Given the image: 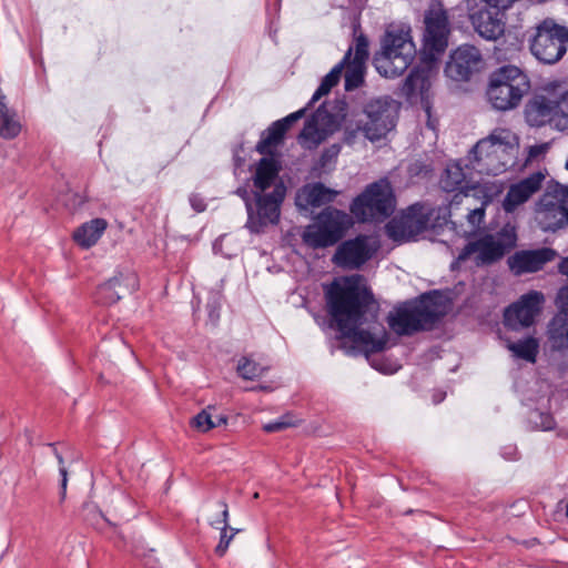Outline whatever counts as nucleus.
<instances>
[{
    "mask_svg": "<svg viewBox=\"0 0 568 568\" xmlns=\"http://www.w3.org/2000/svg\"><path fill=\"white\" fill-rule=\"evenodd\" d=\"M544 294L531 291L520 297V300L506 308L504 323L511 329H519L530 326L544 303Z\"/></svg>",
    "mask_w": 568,
    "mask_h": 568,
    "instance_id": "obj_15",
    "label": "nucleus"
},
{
    "mask_svg": "<svg viewBox=\"0 0 568 568\" xmlns=\"http://www.w3.org/2000/svg\"><path fill=\"white\" fill-rule=\"evenodd\" d=\"M568 28L545 19L536 27L530 40V51L542 63L554 64L567 52Z\"/></svg>",
    "mask_w": 568,
    "mask_h": 568,
    "instance_id": "obj_12",
    "label": "nucleus"
},
{
    "mask_svg": "<svg viewBox=\"0 0 568 568\" xmlns=\"http://www.w3.org/2000/svg\"><path fill=\"white\" fill-rule=\"evenodd\" d=\"M529 89V79L518 67L504 65L490 75L487 97L494 109L507 111L518 106Z\"/></svg>",
    "mask_w": 568,
    "mask_h": 568,
    "instance_id": "obj_8",
    "label": "nucleus"
},
{
    "mask_svg": "<svg viewBox=\"0 0 568 568\" xmlns=\"http://www.w3.org/2000/svg\"><path fill=\"white\" fill-rule=\"evenodd\" d=\"M537 221L545 231L568 225V185L557 184L548 189L539 201Z\"/></svg>",
    "mask_w": 568,
    "mask_h": 568,
    "instance_id": "obj_13",
    "label": "nucleus"
},
{
    "mask_svg": "<svg viewBox=\"0 0 568 568\" xmlns=\"http://www.w3.org/2000/svg\"><path fill=\"white\" fill-rule=\"evenodd\" d=\"M466 175L459 163H450L446 166L444 174L440 178V187L446 192H454L457 190L464 191Z\"/></svg>",
    "mask_w": 568,
    "mask_h": 568,
    "instance_id": "obj_32",
    "label": "nucleus"
},
{
    "mask_svg": "<svg viewBox=\"0 0 568 568\" xmlns=\"http://www.w3.org/2000/svg\"><path fill=\"white\" fill-rule=\"evenodd\" d=\"M331 115L327 111L318 109L311 119H308L300 134L301 143L307 148L313 149L321 144L331 132L328 124Z\"/></svg>",
    "mask_w": 568,
    "mask_h": 568,
    "instance_id": "obj_25",
    "label": "nucleus"
},
{
    "mask_svg": "<svg viewBox=\"0 0 568 568\" xmlns=\"http://www.w3.org/2000/svg\"><path fill=\"white\" fill-rule=\"evenodd\" d=\"M278 170L274 159L262 158L258 161L253 176L255 207L247 199L246 190H237L246 205V227L253 233H261L266 226L277 224L280 221L286 189L282 182L277 181Z\"/></svg>",
    "mask_w": 568,
    "mask_h": 568,
    "instance_id": "obj_2",
    "label": "nucleus"
},
{
    "mask_svg": "<svg viewBox=\"0 0 568 568\" xmlns=\"http://www.w3.org/2000/svg\"><path fill=\"white\" fill-rule=\"evenodd\" d=\"M336 195V191L322 183L307 184L297 192L295 204L300 210L306 211L333 202Z\"/></svg>",
    "mask_w": 568,
    "mask_h": 568,
    "instance_id": "obj_26",
    "label": "nucleus"
},
{
    "mask_svg": "<svg viewBox=\"0 0 568 568\" xmlns=\"http://www.w3.org/2000/svg\"><path fill=\"white\" fill-rule=\"evenodd\" d=\"M124 286L121 290H115L119 284V277L113 276L106 283L102 284L98 290L99 300L105 304H113L118 302L123 295L130 294L138 290L139 280L133 271H128L121 275Z\"/></svg>",
    "mask_w": 568,
    "mask_h": 568,
    "instance_id": "obj_27",
    "label": "nucleus"
},
{
    "mask_svg": "<svg viewBox=\"0 0 568 568\" xmlns=\"http://www.w3.org/2000/svg\"><path fill=\"white\" fill-rule=\"evenodd\" d=\"M192 206L197 211H204V204L202 202H196L194 197L191 199Z\"/></svg>",
    "mask_w": 568,
    "mask_h": 568,
    "instance_id": "obj_46",
    "label": "nucleus"
},
{
    "mask_svg": "<svg viewBox=\"0 0 568 568\" xmlns=\"http://www.w3.org/2000/svg\"><path fill=\"white\" fill-rule=\"evenodd\" d=\"M87 509L93 513L92 524H99L98 519L105 520L101 511L95 510L93 507L87 506Z\"/></svg>",
    "mask_w": 568,
    "mask_h": 568,
    "instance_id": "obj_45",
    "label": "nucleus"
},
{
    "mask_svg": "<svg viewBox=\"0 0 568 568\" xmlns=\"http://www.w3.org/2000/svg\"><path fill=\"white\" fill-rule=\"evenodd\" d=\"M352 51L353 48H349L344 59L324 77L320 87L308 102V106L318 101L323 95L327 94L331 89L338 83L343 71H345L346 91H352L362 85L364 82L365 63L351 61Z\"/></svg>",
    "mask_w": 568,
    "mask_h": 568,
    "instance_id": "obj_14",
    "label": "nucleus"
},
{
    "mask_svg": "<svg viewBox=\"0 0 568 568\" xmlns=\"http://www.w3.org/2000/svg\"><path fill=\"white\" fill-rule=\"evenodd\" d=\"M565 514H566V517L568 518V500H567V504H566V511H565Z\"/></svg>",
    "mask_w": 568,
    "mask_h": 568,
    "instance_id": "obj_50",
    "label": "nucleus"
},
{
    "mask_svg": "<svg viewBox=\"0 0 568 568\" xmlns=\"http://www.w3.org/2000/svg\"><path fill=\"white\" fill-rule=\"evenodd\" d=\"M503 183L499 181H488L467 189L466 192H464V196L478 197L484 205H487L503 192Z\"/></svg>",
    "mask_w": 568,
    "mask_h": 568,
    "instance_id": "obj_33",
    "label": "nucleus"
},
{
    "mask_svg": "<svg viewBox=\"0 0 568 568\" xmlns=\"http://www.w3.org/2000/svg\"><path fill=\"white\" fill-rule=\"evenodd\" d=\"M22 130V123L18 113L7 104H0V136L14 139Z\"/></svg>",
    "mask_w": 568,
    "mask_h": 568,
    "instance_id": "obj_31",
    "label": "nucleus"
},
{
    "mask_svg": "<svg viewBox=\"0 0 568 568\" xmlns=\"http://www.w3.org/2000/svg\"><path fill=\"white\" fill-rule=\"evenodd\" d=\"M52 447V450H53V454L55 456V458L58 459V463H59V471H60V475L62 477L61 479V489H62V497H64L65 495V490H67V484H68V471H67V468L64 467V462H63V457L61 456V454L58 452V449L54 447V445H50Z\"/></svg>",
    "mask_w": 568,
    "mask_h": 568,
    "instance_id": "obj_42",
    "label": "nucleus"
},
{
    "mask_svg": "<svg viewBox=\"0 0 568 568\" xmlns=\"http://www.w3.org/2000/svg\"><path fill=\"white\" fill-rule=\"evenodd\" d=\"M426 85V77L420 70H413L405 79L403 84V93L407 97L413 95L416 91H423Z\"/></svg>",
    "mask_w": 568,
    "mask_h": 568,
    "instance_id": "obj_37",
    "label": "nucleus"
},
{
    "mask_svg": "<svg viewBox=\"0 0 568 568\" xmlns=\"http://www.w3.org/2000/svg\"><path fill=\"white\" fill-rule=\"evenodd\" d=\"M415 53L410 30L393 28L387 30L382 42V50L374 57V65L381 75L396 78L407 70Z\"/></svg>",
    "mask_w": 568,
    "mask_h": 568,
    "instance_id": "obj_6",
    "label": "nucleus"
},
{
    "mask_svg": "<svg viewBox=\"0 0 568 568\" xmlns=\"http://www.w3.org/2000/svg\"><path fill=\"white\" fill-rule=\"evenodd\" d=\"M294 425H295V422L293 420V417L290 415H284V416L277 418L276 420H273V422H270V423L263 425V429L266 433H276V432L284 430Z\"/></svg>",
    "mask_w": 568,
    "mask_h": 568,
    "instance_id": "obj_39",
    "label": "nucleus"
},
{
    "mask_svg": "<svg viewBox=\"0 0 568 568\" xmlns=\"http://www.w3.org/2000/svg\"><path fill=\"white\" fill-rule=\"evenodd\" d=\"M481 62L479 50L473 45H462L457 48L447 62L445 73L455 81H465L478 70Z\"/></svg>",
    "mask_w": 568,
    "mask_h": 568,
    "instance_id": "obj_18",
    "label": "nucleus"
},
{
    "mask_svg": "<svg viewBox=\"0 0 568 568\" xmlns=\"http://www.w3.org/2000/svg\"><path fill=\"white\" fill-rule=\"evenodd\" d=\"M558 271L560 274L568 277V256L561 260L558 265Z\"/></svg>",
    "mask_w": 568,
    "mask_h": 568,
    "instance_id": "obj_44",
    "label": "nucleus"
},
{
    "mask_svg": "<svg viewBox=\"0 0 568 568\" xmlns=\"http://www.w3.org/2000/svg\"><path fill=\"white\" fill-rule=\"evenodd\" d=\"M485 216V205L481 203L480 207L469 210L467 220L473 227L479 226Z\"/></svg>",
    "mask_w": 568,
    "mask_h": 568,
    "instance_id": "obj_43",
    "label": "nucleus"
},
{
    "mask_svg": "<svg viewBox=\"0 0 568 568\" xmlns=\"http://www.w3.org/2000/svg\"><path fill=\"white\" fill-rule=\"evenodd\" d=\"M108 223L104 219H93L82 224L73 233L74 241L84 248L93 246L105 231Z\"/></svg>",
    "mask_w": 568,
    "mask_h": 568,
    "instance_id": "obj_28",
    "label": "nucleus"
},
{
    "mask_svg": "<svg viewBox=\"0 0 568 568\" xmlns=\"http://www.w3.org/2000/svg\"><path fill=\"white\" fill-rule=\"evenodd\" d=\"M368 243V237L359 235L353 240L343 242L336 250L333 262L343 268L357 270L364 265L374 254Z\"/></svg>",
    "mask_w": 568,
    "mask_h": 568,
    "instance_id": "obj_17",
    "label": "nucleus"
},
{
    "mask_svg": "<svg viewBox=\"0 0 568 568\" xmlns=\"http://www.w3.org/2000/svg\"><path fill=\"white\" fill-rule=\"evenodd\" d=\"M549 149H550V143H548V142L529 146L527 150L526 163H531V162L540 160L541 158H544L546 155V153L549 151Z\"/></svg>",
    "mask_w": 568,
    "mask_h": 568,
    "instance_id": "obj_41",
    "label": "nucleus"
},
{
    "mask_svg": "<svg viewBox=\"0 0 568 568\" xmlns=\"http://www.w3.org/2000/svg\"><path fill=\"white\" fill-rule=\"evenodd\" d=\"M236 371L244 379H255L263 376L266 368L247 357H242L239 361Z\"/></svg>",
    "mask_w": 568,
    "mask_h": 568,
    "instance_id": "obj_36",
    "label": "nucleus"
},
{
    "mask_svg": "<svg viewBox=\"0 0 568 568\" xmlns=\"http://www.w3.org/2000/svg\"><path fill=\"white\" fill-rule=\"evenodd\" d=\"M516 227L507 223L496 233L485 234L468 242L459 252L452 267H460L468 262L475 266L490 265L503 258L508 251L516 246Z\"/></svg>",
    "mask_w": 568,
    "mask_h": 568,
    "instance_id": "obj_5",
    "label": "nucleus"
},
{
    "mask_svg": "<svg viewBox=\"0 0 568 568\" xmlns=\"http://www.w3.org/2000/svg\"><path fill=\"white\" fill-rule=\"evenodd\" d=\"M542 90L551 97H556L559 111L568 116V83L558 80L549 81L544 85Z\"/></svg>",
    "mask_w": 568,
    "mask_h": 568,
    "instance_id": "obj_35",
    "label": "nucleus"
},
{
    "mask_svg": "<svg viewBox=\"0 0 568 568\" xmlns=\"http://www.w3.org/2000/svg\"><path fill=\"white\" fill-rule=\"evenodd\" d=\"M556 303L559 312L549 323V342L555 349H568V285L560 288Z\"/></svg>",
    "mask_w": 568,
    "mask_h": 568,
    "instance_id": "obj_20",
    "label": "nucleus"
},
{
    "mask_svg": "<svg viewBox=\"0 0 568 568\" xmlns=\"http://www.w3.org/2000/svg\"><path fill=\"white\" fill-rule=\"evenodd\" d=\"M448 207L434 209L426 203L410 205L399 217L386 224V233L394 241H408L427 229L442 226L447 222Z\"/></svg>",
    "mask_w": 568,
    "mask_h": 568,
    "instance_id": "obj_7",
    "label": "nucleus"
},
{
    "mask_svg": "<svg viewBox=\"0 0 568 568\" xmlns=\"http://www.w3.org/2000/svg\"><path fill=\"white\" fill-rule=\"evenodd\" d=\"M545 179L541 172H536L528 178L513 184L503 201V207L506 212H514L517 206L524 204L528 199L536 193Z\"/></svg>",
    "mask_w": 568,
    "mask_h": 568,
    "instance_id": "obj_23",
    "label": "nucleus"
},
{
    "mask_svg": "<svg viewBox=\"0 0 568 568\" xmlns=\"http://www.w3.org/2000/svg\"><path fill=\"white\" fill-rule=\"evenodd\" d=\"M328 313L343 337L366 355L385 349L388 334L376 323L378 305L356 277L334 281L325 292Z\"/></svg>",
    "mask_w": 568,
    "mask_h": 568,
    "instance_id": "obj_1",
    "label": "nucleus"
},
{
    "mask_svg": "<svg viewBox=\"0 0 568 568\" xmlns=\"http://www.w3.org/2000/svg\"><path fill=\"white\" fill-rule=\"evenodd\" d=\"M395 210L390 183L383 179L369 184L351 204V212L362 222L384 221Z\"/></svg>",
    "mask_w": 568,
    "mask_h": 568,
    "instance_id": "obj_11",
    "label": "nucleus"
},
{
    "mask_svg": "<svg viewBox=\"0 0 568 568\" xmlns=\"http://www.w3.org/2000/svg\"><path fill=\"white\" fill-rule=\"evenodd\" d=\"M373 366H374L376 369L382 371V372H384V373H394V372L397 369V368H395V369L386 371V369H384L383 367H381V366H378L377 364H375V362L373 363Z\"/></svg>",
    "mask_w": 568,
    "mask_h": 568,
    "instance_id": "obj_48",
    "label": "nucleus"
},
{
    "mask_svg": "<svg viewBox=\"0 0 568 568\" xmlns=\"http://www.w3.org/2000/svg\"><path fill=\"white\" fill-rule=\"evenodd\" d=\"M307 108H303L296 112L288 114L282 120L275 121L263 134L256 145V151L261 154L267 155L273 153V149L277 146L285 132L301 118L304 116Z\"/></svg>",
    "mask_w": 568,
    "mask_h": 568,
    "instance_id": "obj_24",
    "label": "nucleus"
},
{
    "mask_svg": "<svg viewBox=\"0 0 568 568\" xmlns=\"http://www.w3.org/2000/svg\"><path fill=\"white\" fill-rule=\"evenodd\" d=\"M425 54L429 60H435L447 47V16L443 10L429 11L425 17Z\"/></svg>",
    "mask_w": 568,
    "mask_h": 568,
    "instance_id": "obj_16",
    "label": "nucleus"
},
{
    "mask_svg": "<svg viewBox=\"0 0 568 568\" xmlns=\"http://www.w3.org/2000/svg\"><path fill=\"white\" fill-rule=\"evenodd\" d=\"M566 168L568 169V160H567V163H566Z\"/></svg>",
    "mask_w": 568,
    "mask_h": 568,
    "instance_id": "obj_51",
    "label": "nucleus"
},
{
    "mask_svg": "<svg viewBox=\"0 0 568 568\" xmlns=\"http://www.w3.org/2000/svg\"><path fill=\"white\" fill-rule=\"evenodd\" d=\"M0 104H7L6 103V95L0 91Z\"/></svg>",
    "mask_w": 568,
    "mask_h": 568,
    "instance_id": "obj_49",
    "label": "nucleus"
},
{
    "mask_svg": "<svg viewBox=\"0 0 568 568\" xmlns=\"http://www.w3.org/2000/svg\"><path fill=\"white\" fill-rule=\"evenodd\" d=\"M352 225V217L335 207L324 209L314 223L307 225L302 240L311 248H325L335 245Z\"/></svg>",
    "mask_w": 568,
    "mask_h": 568,
    "instance_id": "obj_10",
    "label": "nucleus"
},
{
    "mask_svg": "<svg viewBox=\"0 0 568 568\" xmlns=\"http://www.w3.org/2000/svg\"><path fill=\"white\" fill-rule=\"evenodd\" d=\"M501 9L483 8L470 14V21L476 32L484 39L496 41L505 32L504 13Z\"/></svg>",
    "mask_w": 568,
    "mask_h": 568,
    "instance_id": "obj_21",
    "label": "nucleus"
},
{
    "mask_svg": "<svg viewBox=\"0 0 568 568\" xmlns=\"http://www.w3.org/2000/svg\"><path fill=\"white\" fill-rule=\"evenodd\" d=\"M518 136L508 129H495L471 149L468 161L479 174L498 175L515 164Z\"/></svg>",
    "mask_w": 568,
    "mask_h": 568,
    "instance_id": "obj_3",
    "label": "nucleus"
},
{
    "mask_svg": "<svg viewBox=\"0 0 568 568\" xmlns=\"http://www.w3.org/2000/svg\"><path fill=\"white\" fill-rule=\"evenodd\" d=\"M560 112L556 97L544 91V94L535 95L525 108L526 121L531 126H541L550 122Z\"/></svg>",
    "mask_w": 568,
    "mask_h": 568,
    "instance_id": "obj_22",
    "label": "nucleus"
},
{
    "mask_svg": "<svg viewBox=\"0 0 568 568\" xmlns=\"http://www.w3.org/2000/svg\"><path fill=\"white\" fill-rule=\"evenodd\" d=\"M223 507L221 515L210 521V525L216 529H221L220 541L215 547V554L219 557H223L227 551V548L233 540L234 536L240 531L239 529L231 528L229 526V509L225 503H221Z\"/></svg>",
    "mask_w": 568,
    "mask_h": 568,
    "instance_id": "obj_29",
    "label": "nucleus"
},
{
    "mask_svg": "<svg viewBox=\"0 0 568 568\" xmlns=\"http://www.w3.org/2000/svg\"><path fill=\"white\" fill-rule=\"evenodd\" d=\"M530 420L536 425V427L542 430H550L555 427V419L548 413L534 412L530 415Z\"/></svg>",
    "mask_w": 568,
    "mask_h": 568,
    "instance_id": "obj_38",
    "label": "nucleus"
},
{
    "mask_svg": "<svg viewBox=\"0 0 568 568\" xmlns=\"http://www.w3.org/2000/svg\"><path fill=\"white\" fill-rule=\"evenodd\" d=\"M446 305L437 293H427L389 312L387 323L397 335H413L430 329L445 315Z\"/></svg>",
    "mask_w": 568,
    "mask_h": 568,
    "instance_id": "obj_4",
    "label": "nucleus"
},
{
    "mask_svg": "<svg viewBox=\"0 0 568 568\" xmlns=\"http://www.w3.org/2000/svg\"><path fill=\"white\" fill-rule=\"evenodd\" d=\"M215 408L207 406L202 409L199 414L192 417L190 425L193 429L200 433H207L211 429L221 425L227 424V417L224 415H214Z\"/></svg>",
    "mask_w": 568,
    "mask_h": 568,
    "instance_id": "obj_30",
    "label": "nucleus"
},
{
    "mask_svg": "<svg viewBox=\"0 0 568 568\" xmlns=\"http://www.w3.org/2000/svg\"><path fill=\"white\" fill-rule=\"evenodd\" d=\"M368 58V41L361 34L355 40V54L351 61L365 63Z\"/></svg>",
    "mask_w": 568,
    "mask_h": 568,
    "instance_id": "obj_40",
    "label": "nucleus"
},
{
    "mask_svg": "<svg viewBox=\"0 0 568 568\" xmlns=\"http://www.w3.org/2000/svg\"><path fill=\"white\" fill-rule=\"evenodd\" d=\"M507 348L517 358L535 363L539 349V343L535 337H526L518 342H508Z\"/></svg>",
    "mask_w": 568,
    "mask_h": 568,
    "instance_id": "obj_34",
    "label": "nucleus"
},
{
    "mask_svg": "<svg viewBox=\"0 0 568 568\" xmlns=\"http://www.w3.org/2000/svg\"><path fill=\"white\" fill-rule=\"evenodd\" d=\"M126 272H128V271H125V272H119V273L115 275V276H118V277H119V284H116L115 290H121V287H123V286H124V282H123V280L121 278V275H122V274H125Z\"/></svg>",
    "mask_w": 568,
    "mask_h": 568,
    "instance_id": "obj_47",
    "label": "nucleus"
},
{
    "mask_svg": "<svg viewBox=\"0 0 568 568\" xmlns=\"http://www.w3.org/2000/svg\"><path fill=\"white\" fill-rule=\"evenodd\" d=\"M555 257L556 252L549 247L523 250L508 258V265L515 275H521L541 270L545 264L554 261Z\"/></svg>",
    "mask_w": 568,
    "mask_h": 568,
    "instance_id": "obj_19",
    "label": "nucleus"
},
{
    "mask_svg": "<svg viewBox=\"0 0 568 568\" xmlns=\"http://www.w3.org/2000/svg\"><path fill=\"white\" fill-rule=\"evenodd\" d=\"M398 109V104L392 99L371 101L364 110L366 121L359 120L355 125L345 128V142L353 143L358 132H363L371 141L381 140L395 128Z\"/></svg>",
    "mask_w": 568,
    "mask_h": 568,
    "instance_id": "obj_9",
    "label": "nucleus"
}]
</instances>
